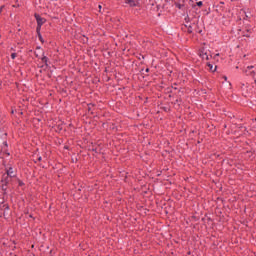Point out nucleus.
<instances>
[{
	"label": "nucleus",
	"mask_w": 256,
	"mask_h": 256,
	"mask_svg": "<svg viewBox=\"0 0 256 256\" xmlns=\"http://www.w3.org/2000/svg\"><path fill=\"white\" fill-rule=\"evenodd\" d=\"M126 3L130 5V7H137V5H139V0H126Z\"/></svg>",
	"instance_id": "obj_3"
},
{
	"label": "nucleus",
	"mask_w": 256,
	"mask_h": 256,
	"mask_svg": "<svg viewBox=\"0 0 256 256\" xmlns=\"http://www.w3.org/2000/svg\"><path fill=\"white\" fill-rule=\"evenodd\" d=\"M39 39L40 41H43V37L41 36V34H39Z\"/></svg>",
	"instance_id": "obj_11"
},
{
	"label": "nucleus",
	"mask_w": 256,
	"mask_h": 256,
	"mask_svg": "<svg viewBox=\"0 0 256 256\" xmlns=\"http://www.w3.org/2000/svg\"><path fill=\"white\" fill-rule=\"evenodd\" d=\"M253 69V66H248L245 70L246 75H250V77H255V71H251Z\"/></svg>",
	"instance_id": "obj_4"
},
{
	"label": "nucleus",
	"mask_w": 256,
	"mask_h": 256,
	"mask_svg": "<svg viewBox=\"0 0 256 256\" xmlns=\"http://www.w3.org/2000/svg\"><path fill=\"white\" fill-rule=\"evenodd\" d=\"M17 57V53H12L11 54V59H15Z\"/></svg>",
	"instance_id": "obj_7"
},
{
	"label": "nucleus",
	"mask_w": 256,
	"mask_h": 256,
	"mask_svg": "<svg viewBox=\"0 0 256 256\" xmlns=\"http://www.w3.org/2000/svg\"><path fill=\"white\" fill-rule=\"evenodd\" d=\"M200 57L206 61H209V54H207V52H201Z\"/></svg>",
	"instance_id": "obj_5"
},
{
	"label": "nucleus",
	"mask_w": 256,
	"mask_h": 256,
	"mask_svg": "<svg viewBox=\"0 0 256 256\" xmlns=\"http://www.w3.org/2000/svg\"><path fill=\"white\" fill-rule=\"evenodd\" d=\"M35 19L37 21V32L39 33V31H41L42 25L45 23L46 20L45 18L39 16V14H35Z\"/></svg>",
	"instance_id": "obj_1"
},
{
	"label": "nucleus",
	"mask_w": 256,
	"mask_h": 256,
	"mask_svg": "<svg viewBox=\"0 0 256 256\" xmlns=\"http://www.w3.org/2000/svg\"><path fill=\"white\" fill-rule=\"evenodd\" d=\"M99 9H101V5H99Z\"/></svg>",
	"instance_id": "obj_13"
},
{
	"label": "nucleus",
	"mask_w": 256,
	"mask_h": 256,
	"mask_svg": "<svg viewBox=\"0 0 256 256\" xmlns=\"http://www.w3.org/2000/svg\"><path fill=\"white\" fill-rule=\"evenodd\" d=\"M9 181H11V180L9 179V176H6V177L3 179V184H4V185H9Z\"/></svg>",
	"instance_id": "obj_6"
},
{
	"label": "nucleus",
	"mask_w": 256,
	"mask_h": 256,
	"mask_svg": "<svg viewBox=\"0 0 256 256\" xmlns=\"http://www.w3.org/2000/svg\"><path fill=\"white\" fill-rule=\"evenodd\" d=\"M197 5H198V7H202L203 6V2H197Z\"/></svg>",
	"instance_id": "obj_9"
},
{
	"label": "nucleus",
	"mask_w": 256,
	"mask_h": 256,
	"mask_svg": "<svg viewBox=\"0 0 256 256\" xmlns=\"http://www.w3.org/2000/svg\"><path fill=\"white\" fill-rule=\"evenodd\" d=\"M42 62H43V63H47V57L44 56V57L42 58Z\"/></svg>",
	"instance_id": "obj_8"
},
{
	"label": "nucleus",
	"mask_w": 256,
	"mask_h": 256,
	"mask_svg": "<svg viewBox=\"0 0 256 256\" xmlns=\"http://www.w3.org/2000/svg\"><path fill=\"white\" fill-rule=\"evenodd\" d=\"M254 83H256V80H254Z\"/></svg>",
	"instance_id": "obj_14"
},
{
	"label": "nucleus",
	"mask_w": 256,
	"mask_h": 256,
	"mask_svg": "<svg viewBox=\"0 0 256 256\" xmlns=\"http://www.w3.org/2000/svg\"><path fill=\"white\" fill-rule=\"evenodd\" d=\"M5 147H7V142H4Z\"/></svg>",
	"instance_id": "obj_12"
},
{
	"label": "nucleus",
	"mask_w": 256,
	"mask_h": 256,
	"mask_svg": "<svg viewBox=\"0 0 256 256\" xmlns=\"http://www.w3.org/2000/svg\"><path fill=\"white\" fill-rule=\"evenodd\" d=\"M208 67H210L211 71H213V65L209 64Z\"/></svg>",
	"instance_id": "obj_10"
},
{
	"label": "nucleus",
	"mask_w": 256,
	"mask_h": 256,
	"mask_svg": "<svg viewBox=\"0 0 256 256\" xmlns=\"http://www.w3.org/2000/svg\"><path fill=\"white\" fill-rule=\"evenodd\" d=\"M7 176L10 177V179H13V177H17V172L13 169V167H9L6 170Z\"/></svg>",
	"instance_id": "obj_2"
}]
</instances>
